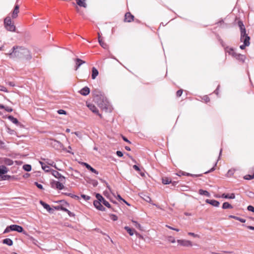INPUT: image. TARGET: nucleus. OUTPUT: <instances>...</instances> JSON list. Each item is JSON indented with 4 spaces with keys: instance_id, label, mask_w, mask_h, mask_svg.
<instances>
[{
    "instance_id": "nucleus-50",
    "label": "nucleus",
    "mask_w": 254,
    "mask_h": 254,
    "mask_svg": "<svg viewBox=\"0 0 254 254\" xmlns=\"http://www.w3.org/2000/svg\"><path fill=\"white\" fill-rule=\"evenodd\" d=\"M81 197L83 198H84V199L87 200H89L90 198V197L89 196L86 195L85 194H82Z\"/></svg>"
},
{
    "instance_id": "nucleus-3",
    "label": "nucleus",
    "mask_w": 254,
    "mask_h": 254,
    "mask_svg": "<svg viewBox=\"0 0 254 254\" xmlns=\"http://www.w3.org/2000/svg\"><path fill=\"white\" fill-rule=\"evenodd\" d=\"M96 100L98 106L102 109L105 110L106 111L109 109V104L106 99H104V98H101V97H100Z\"/></svg>"
},
{
    "instance_id": "nucleus-42",
    "label": "nucleus",
    "mask_w": 254,
    "mask_h": 254,
    "mask_svg": "<svg viewBox=\"0 0 254 254\" xmlns=\"http://www.w3.org/2000/svg\"><path fill=\"white\" fill-rule=\"evenodd\" d=\"M167 240L168 241L170 242L171 243H175L176 242V240L174 237L172 236H168L167 237Z\"/></svg>"
},
{
    "instance_id": "nucleus-1",
    "label": "nucleus",
    "mask_w": 254,
    "mask_h": 254,
    "mask_svg": "<svg viewBox=\"0 0 254 254\" xmlns=\"http://www.w3.org/2000/svg\"><path fill=\"white\" fill-rule=\"evenodd\" d=\"M1 51H4L5 54L11 59H18L29 60L32 58L30 51L26 48L21 46H13L10 50H7L4 46H1Z\"/></svg>"
},
{
    "instance_id": "nucleus-32",
    "label": "nucleus",
    "mask_w": 254,
    "mask_h": 254,
    "mask_svg": "<svg viewBox=\"0 0 254 254\" xmlns=\"http://www.w3.org/2000/svg\"><path fill=\"white\" fill-rule=\"evenodd\" d=\"M8 119L11 121L13 124H18V121L13 117L11 116H9L8 117Z\"/></svg>"
},
{
    "instance_id": "nucleus-12",
    "label": "nucleus",
    "mask_w": 254,
    "mask_h": 254,
    "mask_svg": "<svg viewBox=\"0 0 254 254\" xmlns=\"http://www.w3.org/2000/svg\"><path fill=\"white\" fill-rule=\"evenodd\" d=\"M250 37L246 38V39H245L244 40L241 41L242 42H243L244 44L240 46V49L242 50L245 49V47L246 46H249L250 45Z\"/></svg>"
},
{
    "instance_id": "nucleus-10",
    "label": "nucleus",
    "mask_w": 254,
    "mask_h": 254,
    "mask_svg": "<svg viewBox=\"0 0 254 254\" xmlns=\"http://www.w3.org/2000/svg\"><path fill=\"white\" fill-rule=\"evenodd\" d=\"M10 228H12V231H16L19 233L23 231V228L21 226L17 225H10Z\"/></svg>"
},
{
    "instance_id": "nucleus-9",
    "label": "nucleus",
    "mask_w": 254,
    "mask_h": 254,
    "mask_svg": "<svg viewBox=\"0 0 254 254\" xmlns=\"http://www.w3.org/2000/svg\"><path fill=\"white\" fill-rule=\"evenodd\" d=\"M102 202L98 200H95L93 202L94 206L98 210L101 211H105V208L101 204Z\"/></svg>"
},
{
    "instance_id": "nucleus-45",
    "label": "nucleus",
    "mask_w": 254,
    "mask_h": 254,
    "mask_svg": "<svg viewBox=\"0 0 254 254\" xmlns=\"http://www.w3.org/2000/svg\"><path fill=\"white\" fill-rule=\"evenodd\" d=\"M7 131L9 134L11 135H13L15 133V131L14 130L11 129L9 128L7 129Z\"/></svg>"
},
{
    "instance_id": "nucleus-5",
    "label": "nucleus",
    "mask_w": 254,
    "mask_h": 254,
    "mask_svg": "<svg viewBox=\"0 0 254 254\" xmlns=\"http://www.w3.org/2000/svg\"><path fill=\"white\" fill-rule=\"evenodd\" d=\"M51 144L56 149H61L63 147V145L59 141L54 139H50Z\"/></svg>"
},
{
    "instance_id": "nucleus-11",
    "label": "nucleus",
    "mask_w": 254,
    "mask_h": 254,
    "mask_svg": "<svg viewBox=\"0 0 254 254\" xmlns=\"http://www.w3.org/2000/svg\"><path fill=\"white\" fill-rule=\"evenodd\" d=\"M87 107L89 108V109L92 111L93 113L97 114L100 117H101V115H100L99 112L96 107L92 104H89L87 105Z\"/></svg>"
},
{
    "instance_id": "nucleus-22",
    "label": "nucleus",
    "mask_w": 254,
    "mask_h": 254,
    "mask_svg": "<svg viewBox=\"0 0 254 254\" xmlns=\"http://www.w3.org/2000/svg\"><path fill=\"white\" fill-rule=\"evenodd\" d=\"M221 197L228 199H234L235 198V194L232 193L231 194H225L223 193L221 195Z\"/></svg>"
},
{
    "instance_id": "nucleus-37",
    "label": "nucleus",
    "mask_w": 254,
    "mask_h": 254,
    "mask_svg": "<svg viewBox=\"0 0 254 254\" xmlns=\"http://www.w3.org/2000/svg\"><path fill=\"white\" fill-rule=\"evenodd\" d=\"M7 171L8 169L6 167L4 166H1V174H4L6 172H7Z\"/></svg>"
},
{
    "instance_id": "nucleus-28",
    "label": "nucleus",
    "mask_w": 254,
    "mask_h": 254,
    "mask_svg": "<svg viewBox=\"0 0 254 254\" xmlns=\"http://www.w3.org/2000/svg\"><path fill=\"white\" fill-rule=\"evenodd\" d=\"M235 58L241 62H244L246 57L244 55L238 54Z\"/></svg>"
},
{
    "instance_id": "nucleus-30",
    "label": "nucleus",
    "mask_w": 254,
    "mask_h": 254,
    "mask_svg": "<svg viewBox=\"0 0 254 254\" xmlns=\"http://www.w3.org/2000/svg\"><path fill=\"white\" fill-rule=\"evenodd\" d=\"M199 193L200 195H205V196H206L207 197H210V193L207 191L203 190L202 189H200L199 190Z\"/></svg>"
},
{
    "instance_id": "nucleus-25",
    "label": "nucleus",
    "mask_w": 254,
    "mask_h": 254,
    "mask_svg": "<svg viewBox=\"0 0 254 254\" xmlns=\"http://www.w3.org/2000/svg\"><path fill=\"white\" fill-rule=\"evenodd\" d=\"M77 4L80 6L84 7H86L87 4L85 2V0H76Z\"/></svg>"
},
{
    "instance_id": "nucleus-24",
    "label": "nucleus",
    "mask_w": 254,
    "mask_h": 254,
    "mask_svg": "<svg viewBox=\"0 0 254 254\" xmlns=\"http://www.w3.org/2000/svg\"><path fill=\"white\" fill-rule=\"evenodd\" d=\"M99 74L98 70L95 67H93L92 69V78L94 79L96 78Z\"/></svg>"
},
{
    "instance_id": "nucleus-60",
    "label": "nucleus",
    "mask_w": 254,
    "mask_h": 254,
    "mask_svg": "<svg viewBox=\"0 0 254 254\" xmlns=\"http://www.w3.org/2000/svg\"><path fill=\"white\" fill-rule=\"evenodd\" d=\"M60 209H61V210H63L64 211H65V212L68 211V209H67L66 208H64V207H62V206L61 207Z\"/></svg>"
},
{
    "instance_id": "nucleus-35",
    "label": "nucleus",
    "mask_w": 254,
    "mask_h": 254,
    "mask_svg": "<svg viewBox=\"0 0 254 254\" xmlns=\"http://www.w3.org/2000/svg\"><path fill=\"white\" fill-rule=\"evenodd\" d=\"M23 169L27 172L30 171L31 170V166L28 164H25L23 166Z\"/></svg>"
},
{
    "instance_id": "nucleus-41",
    "label": "nucleus",
    "mask_w": 254,
    "mask_h": 254,
    "mask_svg": "<svg viewBox=\"0 0 254 254\" xmlns=\"http://www.w3.org/2000/svg\"><path fill=\"white\" fill-rule=\"evenodd\" d=\"M188 234L189 236H192V237H193L194 238H200V236L199 235L196 234H195L194 233L189 232L188 233Z\"/></svg>"
},
{
    "instance_id": "nucleus-64",
    "label": "nucleus",
    "mask_w": 254,
    "mask_h": 254,
    "mask_svg": "<svg viewBox=\"0 0 254 254\" xmlns=\"http://www.w3.org/2000/svg\"><path fill=\"white\" fill-rule=\"evenodd\" d=\"M247 228L250 230H254V227L252 226H247Z\"/></svg>"
},
{
    "instance_id": "nucleus-19",
    "label": "nucleus",
    "mask_w": 254,
    "mask_h": 254,
    "mask_svg": "<svg viewBox=\"0 0 254 254\" xmlns=\"http://www.w3.org/2000/svg\"><path fill=\"white\" fill-rule=\"evenodd\" d=\"M82 164L86 167V168L91 171L92 172L96 174H98V172L96 171L95 169H94L93 168H92L90 165H89L88 164L86 163H83Z\"/></svg>"
},
{
    "instance_id": "nucleus-43",
    "label": "nucleus",
    "mask_w": 254,
    "mask_h": 254,
    "mask_svg": "<svg viewBox=\"0 0 254 254\" xmlns=\"http://www.w3.org/2000/svg\"><path fill=\"white\" fill-rule=\"evenodd\" d=\"M102 203L104 205H105L106 206H107V207H108V208H110L111 207V205H110V203H109V202L106 201L105 199H104L103 200V201L102 202Z\"/></svg>"
},
{
    "instance_id": "nucleus-18",
    "label": "nucleus",
    "mask_w": 254,
    "mask_h": 254,
    "mask_svg": "<svg viewBox=\"0 0 254 254\" xmlns=\"http://www.w3.org/2000/svg\"><path fill=\"white\" fill-rule=\"evenodd\" d=\"M39 163L41 164L42 168L44 171H45L46 172H48L50 171V170H51L50 167L48 165H47L46 163L42 162L41 161H40Z\"/></svg>"
},
{
    "instance_id": "nucleus-49",
    "label": "nucleus",
    "mask_w": 254,
    "mask_h": 254,
    "mask_svg": "<svg viewBox=\"0 0 254 254\" xmlns=\"http://www.w3.org/2000/svg\"><path fill=\"white\" fill-rule=\"evenodd\" d=\"M247 209L250 211L254 212V207L252 205H249L247 207Z\"/></svg>"
},
{
    "instance_id": "nucleus-16",
    "label": "nucleus",
    "mask_w": 254,
    "mask_h": 254,
    "mask_svg": "<svg viewBox=\"0 0 254 254\" xmlns=\"http://www.w3.org/2000/svg\"><path fill=\"white\" fill-rule=\"evenodd\" d=\"M75 69L77 70L78 68L79 67V66L82 64H83L85 63V62L81 59H76L75 60Z\"/></svg>"
},
{
    "instance_id": "nucleus-38",
    "label": "nucleus",
    "mask_w": 254,
    "mask_h": 254,
    "mask_svg": "<svg viewBox=\"0 0 254 254\" xmlns=\"http://www.w3.org/2000/svg\"><path fill=\"white\" fill-rule=\"evenodd\" d=\"M96 198L97 199V200H98V201H100V202H102V201H103V200L104 199H105L103 197V196H102L101 195H100V194H99V193L96 194Z\"/></svg>"
},
{
    "instance_id": "nucleus-6",
    "label": "nucleus",
    "mask_w": 254,
    "mask_h": 254,
    "mask_svg": "<svg viewBox=\"0 0 254 254\" xmlns=\"http://www.w3.org/2000/svg\"><path fill=\"white\" fill-rule=\"evenodd\" d=\"M51 185L52 188L60 190L63 189L64 188V185L58 181H53L51 182Z\"/></svg>"
},
{
    "instance_id": "nucleus-55",
    "label": "nucleus",
    "mask_w": 254,
    "mask_h": 254,
    "mask_svg": "<svg viewBox=\"0 0 254 254\" xmlns=\"http://www.w3.org/2000/svg\"><path fill=\"white\" fill-rule=\"evenodd\" d=\"M48 164L54 167H55V168L57 169L56 166V164L55 163L53 162V161H51L50 162H48Z\"/></svg>"
},
{
    "instance_id": "nucleus-58",
    "label": "nucleus",
    "mask_w": 254,
    "mask_h": 254,
    "mask_svg": "<svg viewBox=\"0 0 254 254\" xmlns=\"http://www.w3.org/2000/svg\"><path fill=\"white\" fill-rule=\"evenodd\" d=\"M133 168L136 171H140V169L139 168V167L136 165H134L133 166Z\"/></svg>"
},
{
    "instance_id": "nucleus-2",
    "label": "nucleus",
    "mask_w": 254,
    "mask_h": 254,
    "mask_svg": "<svg viewBox=\"0 0 254 254\" xmlns=\"http://www.w3.org/2000/svg\"><path fill=\"white\" fill-rule=\"evenodd\" d=\"M11 18L9 15H7L3 20V26L7 31L14 32L16 31V26Z\"/></svg>"
},
{
    "instance_id": "nucleus-20",
    "label": "nucleus",
    "mask_w": 254,
    "mask_h": 254,
    "mask_svg": "<svg viewBox=\"0 0 254 254\" xmlns=\"http://www.w3.org/2000/svg\"><path fill=\"white\" fill-rule=\"evenodd\" d=\"M15 178L14 176H10L9 175H5L4 174H1V180H15Z\"/></svg>"
},
{
    "instance_id": "nucleus-47",
    "label": "nucleus",
    "mask_w": 254,
    "mask_h": 254,
    "mask_svg": "<svg viewBox=\"0 0 254 254\" xmlns=\"http://www.w3.org/2000/svg\"><path fill=\"white\" fill-rule=\"evenodd\" d=\"M11 231H12V228H10V226H9L6 227V228L4 230L3 233H7Z\"/></svg>"
},
{
    "instance_id": "nucleus-62",
    "label": "nucleus",
    "mask_w": 254,
    "mask_h": 254,
    "mask_svg": "<svg viewBox=\"0 0 254 254\" xmlns=\"http://www.w3.org/2000/svg\"><path fill=\"white\" fill-rule=\"evenodd\" d=\"M123 139L125 141H126L127 142H128L129 143H130V142L126 137H125V136H123Z\"/></svg>"
},
{
    "instance_id": "nucleus-15",
    "label": "nucleus",
    "mask_w": 254,
    "mask_h": 254,
    "mask_svg": "<svg viewBox=\"0 0 254 254\" xmlns=\"http://www.w3.org/2000/svg\"><path fill=\"white\" fill-rule=\"evenodd\" d=\"M80 94L83 96H86L90 93V89L88 87H84L79 91Z\"/></svg>"
},
{
    "instance_id": "nucleus-4",
    "label": "nucleus",
    "mask_w": 254,
    "mask_h": 254,
    "mask_svg": "<svg viewBox=\"0 0 254 254\" xmlns=\"http://www.w3.org/2000/svg\"><path fill=\"white\" fill-rule=\"evenodd\" d=\"M177 242L180 246L183 247H191L192 246V242L190 240L185 239H180L177 240Z\"/></svg>"
},
{
    "instance_id": "nucleus-52",
    "label": "nucleus",
    "mask_w": 254,
    "mask_h": 254,
    "mask_svg": "<svg viewBox=\"0 0 254 254\" xmlns=\"http://www.w3.org/2000/svg\"><path fill=\"white\" fill-rule=\"evenodd\" d=\"M36 186L40 189H43V186L41 184H38L37 182H35Z\"/></svg>"
},
{
    "instance_id": "nucleus-8",
    "label": "nucleus",
    "mask_w": 254,
    "mask_h": 254,
    "mask_svg": "<svg viewBox=\"0 0 254 254\" xmlns=\"http://www.w3.org/2000/svg\"><path fill=\"white\" fill-rule=\"evenodd\" d=\"M19 12V6L18 5H15L14 8L12 12L11 17L13 19H15L18 16V14Z\"/></svg>"
},
{
    "instance_id": "nucleus-44",
    "label": "nucleus",
    "mask_w": 254,
    "mask_h": 254,
    "mask_svg": "<svg viewBox=\"0 0 254 254\" xmlns=\"http://www.w3.org/2000/svg\"><path fill=\"white\" fill-rule=\"evenodd\" d=\"M238 25L240 28V30H243V29H245L244 25L242 21H239Z\"/></svg>"
},
{
    "instance_id": "nucleus-17",
    "label": "nucleus",
    "mask_w": 254,
    "mask_h": 254,
    "mask_svg": "<svg viewBox=\"0 0 254 254\" xmlns=\"http://www.w3.org/2000/svg\"><path fill=\"white\" fill-rule=\"evenodd\" d=\"M226 51L229 55L232 56L233 57L236 58L238 54L236 53L233 49L231 48H227L226 49Z\"/></svg>"
},
{
    "instance_id": "nucleus-29",
    "label": "nucleus",
    "mask_w": 254,
    "mask_h": 254,
    "mask_svg": "<svg viewBox=\"0 0 254 254\" xmlns=\"http://www.w3.org/2000/svg\"><path fill=\"white\" fill-rule=\"evenodd\" d=\"M125 229L128 233L130 236H132L136 232L128 226H125Z\"/></svg>"
},
{
    "instance_id": "nucleus-39",
    "label": "nucleus",
    "mask_w": 254,
    "mask_h": 254,
    "mask_svg": "<svg viewBox=\"0 0 254 254\" xmlns=\"http://www.w3.org/2000/svg\"><path fill=\"white\" fill-rule=\"evenodd\" d=\"M1 109H4L5 110L8 112H11L12 111V109L9 107H4L1 105Z\"/></svg>"
},
{
    "instance_id": "nucleus-33",
    "label": "nucleus",
    "mask_w": 254,
    "mask_h": 254,
    "mask_svg": "<svg viewBox=\"0 0 254 254\" xmlns=\"http://www.w3.org/2000/svg\"><path fill=\"white\" fill-rule=\"evenodd\" d=\"M141 197L146 202L151 203V199L149 196L146 194H143V196H141Z\"/></svg>"
},
{
    "instance_id": "nucleus-51",
    "label": "nucleus",
    "mask_w": 254,
    "mask_h": 254,
    "mask_svg": "<svg viewBox=\"0 0 254 254\" xmlns=\"http://www.w3.org/2000/svg\"><path fill=\"white\" fill-rule=\"evenodd\" d=\"M177 175L179 176H180L181 175H187V176L190 175L189 173H187L183 172H180L179 174H177Z\"/></svg>"
},
{
    "instance_id": "nucleus-63",
    "label": "nucleus",
    "mask_w": 254,
    "mask_h": 254,
    "mask_svg": "<svg viewBox=\"0 0 254 254\" xmlns=\"http://www.w3.org/2000/svg\"><path fill=\"white\" fill-rule=\"evenodd\" d=\"M73 133L75 134L77 136L79 137H81V135H80L79 133L78 132H74Z\"/></svg>"
},
{
    "instance_id": "nucleus-27",
    "label": "nucleus",
    "mask_w": 254,
    "mask_h": 254,
    "mask_svg": "<svg viewBox=\"0 0 254 254\" xmlns=\"http://www.w3.org/2000/svg\"><path fill=\"white\" fill-rule=\"evenodd\" d=\"M1 162H3L5 164L7 165H11L13 164V162L11 160L5 158L1 160Z\"/></svg>"
},
{
    "instance_id": "nucleus-46",
    "label": "nucleus",
    "mask_w": 254,
    "mask_h": 254,
    "mask_svg": "<svg viewBox=\"0 0 254 254\" xmlns=\"http://www.w3.org/2000/svg\"><path fill=\"white\" fill-rule=\"evenodd\" d=\"M110 218L113 221H116L118 220V217L116 215H114V214L110 215Z\"/></svg>"
},
{
    "instance_id": "nucleus-26",
    "label": "nucleus",
    "mask_w": 254,
    "mask_h": 254,
    "mask_svg": "<svg viewBox=\"0 0 254 254\" xmlns=\"http://www.w3.org/2000/svg\"><path fill=\"white\" fill-rule=\"evenodd\" d=\"M4 244L7 245L9 246H11L13 245L12 241L9 238H6L2 241Z\"/></svg>"
},
{
    "instance_id": "nucleus-21",
    "label": "nucleus",
    "mask_w": 254,
    "mask_h": 254,
    "mask_svg": "<svg viewBox=\"0 0 254 254\" xmlns=\"http://www.w3.org/2000/svg\"><path fill=\"white\" fill-rule=\"evenodd\" d=\"M250 37L246 34V29H243V30H241V41L246 39V38Z\"/></svg>"
},
{
    "instance_id": "nucleus-13",
    "label": "nucleus",
    "mask_w": 254,
    "mask_h": 254,
    "mask_svg": "<svg viewBox=\"0 0 254 254\" xmlns=\"http://www.w3.org/2000/svg\"><path fill=\"white\" fill-rule=\"evenodd\" d=\"M205 202L207 203L210 204L211 205L215 206V207H218L220 204L219 201L215 200H213V199H207L205 200Z\"/></svg>"
},
{
    "instance_id": "nucleus-54",
    "label": "nucleus",
    "mask_w": 254,
    "mask_h": 254,
    "mask_svg": "<svg viewBox=\"0 0 254 254\" xmlns=\"http://www.w3.org/2000/svg\"><path fill=\"white\" fill-rule=\"evenodd\" d=\"M183 93V90H179L177 92V96L178 97H180Z\"/></svg>"
},
{
    "instance_id": "nucleus-48",
    "label": "nucleus",
    "mask_w": 254,
    "mask_h": 254,
    "mask_svg": "<svg viewBox=\"0 0 254 254\" xmlns=\"http://www.w3.org/2000/svg\"><path fill=\"white\" fill-rule=\"evenodd\" d=\"M234 218L237 220H239V221L242 222V223H244L246 222V220L244 219H243V218H240V217H234Z\"/></svg>"
},
{
    "instance_id": "nucleus-34",
    "label": "nucleus",
    "mask_w": 254,
    "mask_h": 254,
    "mask_svg": "<svg viewBox=\"0 0 254 254\" xmlns=\"http://www.w3.org/2000/svg\"><path fill=\"white\" fill-rule=\"evenodd\" d=\"M100 45H101V46H102L103 48L104 49H106L107 48V44L104 42L102 41V38H100V37H99V40L98 41Z\"/></svg>"
},
{
    "instance_id": "nucleus-53",
    "label": "nucleus",
    "mask_w": 254,
    "mask_h": 254,
    "mask_svg": "<svg viewBox=\"0 0 254 254\" xmlns=\"http://www.w3.org/2000/svg\"><path fill=\"white\" fill-rule=\"evenodd\" d=\"M58 113L61 115H62V114L65 115L66 114V112L64 110H59L58 111Z\"/></svg>"
},
{
    "instance_id": "nucleus-14",
    "label": "nucleus",
    "mask_w": 254,
    "mask_h": 254,
    "mask_svg": "<svg viewBox=\"0 0 254 254\" xmlns=\"http://www.w3.org/2000/svg\"><path fill=\"white\" fill-rule=\"evenodd\" d=\"M134 16L130 13L127 12L125 16V21L130 22L133 20Z\"/></svg>"
},
{
    "instance_id": "nucleus-23",
    "label": "nucleus",
    "mask_w": 254,
    "mask_h": 254,
    "mask_svg": "<svg viewBox=\"0 0 254 254\" xmlns=\"http://www.w3.org/2000/svg\"><path fill=\"white\" fill-rule=\"evenodd\" d=\"M40 203L41 204V205L43 206V207L46 209L48 212H51L52 209L51 208L50 206L45 203L44 202L42 201H40Z\"/></svg>"
},
{
    "instance_id": "nucleus-61",
    "label": "nucleus",
    "mask_w": 254,
    "mask_h": 254,
    "mask_svg": "<svg viewBox=\"0 0 254 254\" xmlns=\"http://www.w3.org/2000/svg\"><path fill=\"white\" fill-rule=\"evenodd\" d=\"M135 234H136V235L138 236V237L142 239H143V237L142 236H141V235H140L139 234H138V233L137 232H135Z\"/></svg>"
},
{
    "instance_id": "nucleus-7",
    "label": "nucleus",
    "mask_w": 254,
    "mask_h": 254,
    "mask_svg": "<svg viewBox=\"0 0 254 254\" xmlns=\"http://www.w3.org/2000/svg\"><path fill=\"white\" fill-rule=\"evenodd\" d=\"M52 174L54 177H55L56 178L59 179L61 182H64V180L65 179V177L62 175L58 172L55 170H53Z\"/></svg>"
},
{
    "instance_id": "nucleus-40",
    "label": "nucleus",
    "mask_w": 254,
    "mask_h": 254,
    "mask_svg": "<svg viewBox=\"0 0 254 254\" xmlns=\"http://www.w3.org/2000/svg\"><path fill=\"white\" fill-rule=\"evenodd\" d=\"M162 183L164 184H169L171 183V180L167 178L162 179Z\"/></svg>"
},
{
    "instance_id": "nucleus-31",
    "label": "nucleus",
    "mask_w": 254,
    "mask_h": 254,
    "mask_svg": "<svg viewBox=\"0 0 254 254\" xmlns=\"http://www.w3.org/2000/svg\"><path fill=\"white\" fill-rule=\"evenodd\" d=\"M222 208L223 209H231L233 208L232 206L227 202L223 203L222 205Z\"/></svg>"
},
{
    "instance_id": "nucleus-56",
    "label": "nucleus",
    "mask_w": 254,
    "mask_h": 254,
    "mask_svg": "<svg viewBox=\"0 0 254 254\" xmlns=\"http://www.w3.org/2000/svg\"><path fill=\"white\" fill-rule=\"evenodd\" d=\"M116 153L119 157H122L123 156V153L120 151H117Z\"/></svg>"
},
{
    "instance_id": "nucleus-36",
    "label": "nucleus",
    "mask_w": 254,
    "mask_h": 254,
    "mask_svg": "<svg viewBox=\"0 0 254 254\" xmlns=\"http://www.w3.org/2000/svg\"><path fill=\"white\" fill-rule=\"evenodd\" d=\"M132 222L134 224V226L136 228H138L140 230H142V227L140 224H139L137 222H136L134 220H132Z\"/></svg>"
},
{
    "instance_id": "nucleus-57",
    "label": "nucleus",
    "mask_w": 254,
    "mask_h": 254,
    "mask_svg": "<svg viewBox=\"0 0 254 254\" xmlns=\"http://www.w3.org/2000/svg\"><path fill=\"white\" fill-rule=\"evenodd\" d=\"M1 91H4V92H8V90L5 87L1 86Z\"/></svg>"
},
{
    "instance_id": "nucleus-59",
    "label": "nucleus",
    "mask_w": 254,
    "mask_h": 254,
    "mask_svg": "<svg viewBox=\"0 0 254 254\" xmlns=\"http://www.w3.org/2000/svg\"><path fill=\"white\" fill-rule=\"evenodd\" d=\"M203 100L205 101V102H208L209 101V98L207 96L204 97Z\"/></svg>"
}]
</instances>
